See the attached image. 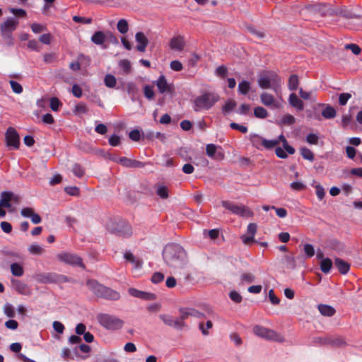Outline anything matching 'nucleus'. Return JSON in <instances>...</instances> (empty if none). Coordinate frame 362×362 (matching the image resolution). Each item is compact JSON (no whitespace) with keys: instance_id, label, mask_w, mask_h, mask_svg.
Wrapping results in <instances>:
<instances>
[{"instance_id":"1","label":"nucleus","mask_w":362,"mask_h":362,"mask_svg":"<svg viewBox=\"0 0 362 362\" xmlns=\"http://www.w3.org/2000/svg\"><path fill=\"white\" fill-rule=\"evenodd\" d=\"M163 258L175 272L185 269L187 264V254L183 247L178 244L166 245L163 251Z\"/></svg>"},{"instance_id":"2","label":"nucleus","mask_w":362,"mask_h":362,"mask_svg":"<svg viewBox=\"0 0 362 362\" xmlns=\"http://www.w3.org/2000/svg\"><path fill=\"white\" fill-rule=\"evenodd\" d=\"M88 288L98 298L109 300H117L120 298L119 292L99 284L95 280H88L86 282Z\"/></svg>"},{"instance_id":"3","label":"nucleus","mask_w":362,"mask_h":362,"mask_svg":"<svg viewBox=\"0 0 362 362\" xmlns=\"http://www.w3.org/2000/svg\"><path fill=\"white\" fill-rule=\"evenodd\" d=\"M97 320L102 327L111 331L120 329L124 325V322L122 319L106 313L98 314Z\"/></svg>"},{"instance_id":"4","label":"nucleus","mask_w":362,"mask_h":362,"mask_svg":"<svg viewBox=\"0 0 362 362\" xmlns=\"http://www.w3.org/2000/svg\"><path fill=\"white\" fill-rule=\"evenodd\" d=\"M219 99L218 94L214 92H206L194 100L196 110H209L214 106Z\"/></svg>"},{"instance_id":"5","label":"nucleus","mask_w":362,"mask_h":362,"mask_svg":"<svg viewBox=\"0 0 362 362\" xmlns=\"http://www.w3.org/2000/svg\"><path fill=\"white\" fill-rule=\"evenodd\" d=\"M221 205L233 214L241 217L248 218L253 216V212L246 206L238 205L228 201H222Z\"/></svg>"},{"instance_id":"6","label":"nucleus","mask_w":362,"mask_h":362,"mask_svg":"<svg viewBox=\"0 0 362 362\" xmlns=\"http://www.w3.org/2000/svg\"><path fill=\"white\" fill-rule=\"evenodd\" d=\"M221 205L233 214L241 217L248 218L253 216V212L246 206L238 205L228 201H222Z\"/></svg>"},{"instance_id":"7","label":"nucleus","mask_w":362,"mask_h":362,"mask_svg":"<svg viewBox=\"0 0 362 362\" xmlns=\"http://www.w3.org/2000/svg\"><path fill=\"white\" fill-rule=\"evenodd\" d=\"M19 22L18 20L14 18H8L1 25V32L2 35L8 39V43L9 45L13 44V39L11 37V33L14 31Z\"/></svg>"},{"instance_id":"8","label":"nucleus","mask_w":362,"mask_h":362,"mask_svg":"<svg viewBox=\"0 0 362 362\" xmlns=\"http://www.w3.org/2000/svg\"><path fill=\"white\" fill-rule=\"evenodd\" d=\"M250 141L252 145L259 150H262L263 148L269 150L274 148L276 145L279 144L281 140L279 139H272L267 140L264 137H250Z\"/></svg>"},{"instance_id":"9","label":"nucleus","mask_w":362,"mask_h":362,"mask_svg":"<svg viewBox=\"0 0 362 362\" xmlns=\"http://www.w3.org/2000/svg\"><path fill=\"white\" fill-rule=\"evenodd\" d=\"M57 258L59 261L66 264L78 266L82 269L86 268L84 264L83 263L82 259L75 254L70 252H62L57 255Z\"/></svg>"},{"instance_id":"10","label":"nucleus","mask_w":362,"mask_h":362,"mask_svg":"<svg viewBox=\"0 0 362 362\" xmlns=\"http://www.w3.org/2000/svg\"><path fill=\"white\" fill-rule=\"evenodd\" d=\"M253 332L255 335L266 339L280 341L276 332L260 325H255L253 327Z\"/></svg>"},{"instance_id":"11","label":"nucleus","mask_w":362,"mask_h":362,"mask_svg":"<svg viewBox=\"0 0 362 362\" xmlns=\"http://www.w3.org/2000/svg\"><path fill=\"white\" fill-rule=\"evenodd\" d=\"M259 98L261 103L267 107L274 109H279L282 107V104L280 102L283 101L281 98L280 100H276L272 94L267 92L262 93Z\"/></svg>"},{"instance_id":"12","label":"nucleus","mask_w":362,"mask_h":362,"mask_svg":"<svg viewBox=\"0 0 362 362\" xmlns=\"http://www.w3.org/2000/svg\"><path fill=\"white\" fill-rule=\"evenodd\" d=\"M111 231L123 237H129L132 234L131 226L123 221L117 222L116 226L111 229Z\"/></svg>"},{"instance_id":"13","label":"nucleus","mask_w":362,"mask_h":362,"mask_svg":"<svg viewBox=\"0 0 362 362\" xmlns=\"http://www.w3.org/2000/svg\"><path fill=\"white\" fill-rule=\"evenodd\" d=\"M111 231L123 237H129L132 234L131 226L123 221L117 222L116 226L111 229Z\"/></svg>"},{"instance_id":"14","label":"nucleus","mask_w":362,"mask_h":362,"mask_svg":"<svg viewBox=\"0 0 362 362\" xmlns=\"http://www.w3.org/2000/svg\"><path fill=\"white\" fill-rule=\"evenodd\" d=\"M76 145L79 149L86 153L100 156H103L104 154V151L102 149L97 148L94 145L88 143L87 141L79 139Z\"/></svg>"},{"instance_id":"15","label":"nucleus","mask_w":362,"mask_h":362,"mask_svg":"<svg viewBox=\"0 0 362 362\" xmlns=\"http://www.w3.org/2000/svg\"><path fill=\"white\" fill-rule=\"evenodd\" d=\"M206 152L209 157L221 160L224 158V153L221 151V147H218L215 144H207Z\"/></svg>"},{"instance_id":"16","label":"nucleus","mask_w":362,"mask_h":362,"mask_svg":"<svg viewBox=\"0 0 362 362\" xmlns=\"http://www.w3.org/2000/svg\"><path fill=\"white\" fill-rule=\"evenodd\" d=\"M156 86L161 93H173L175 92L174 86L172 83H168L164 76H160L158 78L156 81Z\"/></svg>"},{"instance_id":"17","label":"nucleus","mask_w":362,"mask_h":362,"mask_svg":"<svg viewBox=\"0 0 362 362\" xmlns=\"http://www.w3.org/2000/svg\"><path fill=\"white\" fill-rule=\"evenodd\" d=\"M179 312L180 315L179 317H175L171 327L176 330L182 331L185 328L187 327V325L185 322V320L187 319L185 317L182 308H180L179 310Z\"/></svg>"},{"instance_id":"18","label":"nucleus","mask_w":362,"mask_h":362,"mask_svg":"<svg viewBox=\"0 0 362 362\" xmlns=\"http://www.w3.org/2000/svg\"><path fill=\"white\" fill-rule=\"evenodd\" d=\"M21 214L23 217L30 218L34 224H38L42 221L40 215L36 214L34 209L30 207L23 208Z\"/></svg>"},{"instance_id":"19","label":"nucleus","mask_w":362,"mask_h":362,"mask_svg":"<svg viewBox=\"0 0 362 362\" xmlns=\"http://www.w3.org/2000/svg\"><path fill=\"white\" fill-rule=\"evenodd\" d=\"M169 45L170 49L181 52L184 49L185 46V39L182 36L173 37L170 40Z\"/></svg>"},{"instance_id":"20","label":"nucleus","mask_w":362,"mask_h":362,"mask_svg":"<svg viewBox=\"0 0 362 362\" xmlns=\"http://www.w3.org/2000/svg\"><path fill=\"white\" fill-rule=\"evenodd\" d=\"M257 83L262 89H269L272 87V76L269 73H262L257 80Z\"/></svg>"},{"instance_id":"21","label":"nucleus","mask_w":362,"mask_h":362,"mask_svg":"<svg viewBox=\"0 0 362 362\" xmlns=\"http://www.w3.org/2000/svg\"><path fill=\"white\" fill-rule=\"evenodd\" d=\"M135 38L136 42H138L136 49L141 52H144L148 44V40L147 37L143 33L139 32L136 34Z\"/></svg>"},{"instance_id":"22","label":"nucleus","mask_w":362,"mask_h":362,"mask_svg":"<svg viewBox=\"0 0 362 362\" xmlns=\"http://www.w3.org/2000/svg\"><path fill=\"white\" fill-rule=\"evenodd\" d=\"M128 292L132 296L144 300H152L154 297V295L153 293L139 291L134 288H129Z\"/></svg>"},{"instance_id":"23","label":"nucleus","mask_w":362,"mask_h":362,"mask_svg":"<svg viewBox=\"0 0 362 362\" xmlns=\"http://www.w3.org/2000/svg\"><path fill=\"white\" fill-rule=\"evenodd\" d=\"M61 279L64 281H67V278L64 276H58L53 273H47L41 275L40 281L43 283H53L57 282Z\"/></svg>"},{"instance_id":"24","label":"nucleus","mask_w":362,"mask_h":362,"mask_svg":"<svg viewBox=\"0 0 362 362\" xmlns=\"http://www.w3.org/2000/svg\"><path fill=\"white\" fill-rule=\"evenodd\" d=\"M334 265L341 274H346L350 269V264L341 258L334 259Z\"/></svg>"},{"instance_id":"25","label":"nucleus","mask_w":362,"mask_h":362,"mask_svg":"<svg viewBox=\"0 0 362 362\" xmlns=\"http://www.w3.org/2000/svg\"><path fill=\"white\" fill-rule=\"evenodd\" d=\"M13 198V194L11 192H2L1 193L0 205L4 208L11 207V201Z\"/></svg>"},{"instance_id":"26","label":"nucleus","mask_w":362,"mask_h":362,"mask_svg":"<svg viewBox=\"0 0 362 362\" xmlns=\"http://www.w3.org/2000/svg\"><path fill=\"white\" fill-rule=\"evenodd\" d=\"M318 310L322 315L327 317L333 316L336 312L333 307L324 304L319 305Z\"/></svg>"},{"instance_id":"27","label":"nucleus","mask_w":362,"mask_h":362,"mask_svg":"<svg viewBox=\"0 0 362 362\" xmlns=\"http://www.w3.org/2000/svg\"><path fill=\"white\" fill-rule=\"evenodd\" d=\"M322 115L325 119H333L337 115V111L333 107L327 105L322 111Z\"/></svg>"},{"instance_id":"28","label":"nucleus","mask_w":362,"mask_h":362,"mask_svg":"<svg viewBox=\"0 0 362 362\" xmlns=\"http://www.w3.org/2000/svg\"><path fill=\"white\" fill-rule=\"evenodd\" d=\"M289 103L294 107L299 110H302L304 107L303 101L298 98L295 93H291L289 96Z\"/></svg>"},{"instance_id":"29","label":"nucleus","mask_w":362,"mask_h":362,"mask_svg":"<svg viewBox=\"0 0 362 362\" xmlns=\"http://www.w3.org/2000/svg\"><path fill=\"white\" fill-rule=\"evenodd\" d=\"M5 143L9 149H18L20 146V137H5Z\"/></svg>"},{"instance_id":"30","label":"nucleus","mask_w":362,"mask_h":362,"mask_svg":"<svg viewBox=\"0 0 362 362\" xmlns=\"http://www.w3.org/2000/svg\"><path fill=\"white\" fill-rule=\"evenodd\" d=\"M156 194L163 199H168L169 197V189L168 187L162 184L157 185Z\"/></svg>"},{"instance_id":"31","label":"nucleus","mask_w":362,"mask_h":362,"mask_svg":"<svg viewBox=\"0 0 362 362\" xmlns=\"http://www.w3.org/2000/svg\"><path fill=\"white\" fill-rule=\"evenodd\" d=\"M182 310L185 313L186 319H188L189 317H194L197 318H203L204 317V314L198 311L194 308H182Z\"/></svg>"},{"instance_id":"32","label":"nucleus","mask_w":362,"mask_h":362,"mask_svg":"<svg viewBox=\"0 0 362 362\" xmlns=\"http://www.w3.org/2000/svg\"><path fill=\"white\" fill-rule=\"evenodd\" d=\"M124 257L127 261L134 264V267L136 269H141L143 264V262L140 259H136L134 255L131 252H126L124 253Z\"/></svg>"},{"instance_id":"33","label":"nucleus","mask_w":362,"mask_h":362,"mask_svg":"<svg viewBox=\"0 0 362 362\" xmlns=\"http://www.w3.org/2000/svg\"><path fill=\"white\" fill-rule=\"evenodd\" d=\"M333 263L331 259L327 257L325 259H323L320 262V269L321 271L325 274H328L332 267Z\"/></svg>"},{"instance_id":"34","label":"nucleus","mask_w":362,"mask_h":362,"mask_svg":"<svg viewBox=\"0 0 362 362\" xmlns=\"http://www.w3.org/2000/svg\"><path fill=\"white\" fill-rule=\"evenodd\" d=\"M106 36L102 31H97L91 37V40L96 45H103L105 41Z\"/></svg>"},{"instance_id":"35","label":"nucleus","mask_w":362,"mask_h":362,"mask_svg":"<svg viewBox=\"0 0 362 362\" xmlns=\"http://www.w3.org/2000/svg\"><path fill=\"white\" fill-rule=\"evenodd\" d=\"M11 274L15 276H21L23 274V268L18 263H13L11 264Z\"/></svg>"},{"instance_id":"36","label":"nucleus","mask_w":362,"mask_h":362,"mask_svg":"<svg viewBox=\"0 0 362 362\" xmlns=\"http://www.w3.org/2000/svg\"><path fill=\"white\" fill-rule=\"evenodd\" d=\"M254 115L257 118L264 119L267 117L269 113L264 107L258 106L254 109Z\"/></svg>"},{"instance_id":"37","label":"nucleus","mask_w":362,"mask_h":362,"mask_svg":"<svg viewBox=\"0 0 362 362\" xmlns=\"http://www.w3.org/2000/svg\"><path fill=\"white\" fill-rule=\"evenodd\" d=\"M346 344L344 340L341 337H329V344L331 346H343Z\"/></svg>"},{"instance_id":"38","label":"nucleus","mask_w":362,"mask_h":362,"mask_svg":"<svg viewBox=\"0 0 362 362\" xmlns=\"http://www.w3.org/2000/svg\"><path fill=\"white\" fill-rule=\"evenodd\" d=\"M117 28L120 33H126L129 29L128 22L125 19L119 20L117 24Z\"/></svg>"},{"instance_id":"39","label":"nucleus","mask_w":362,"mask_h":362,"mask_svg":"<svg viewBox=\"0 0 362 362\" xmlns=\"http://www.w3.org/2000/svg\"><path fill=\"white\" fill-rule=\"evenodd\" d=\"M236 106V102L233 99H228L222 107L224 113H228L233 110Z\"/></svg>"},{"instance_id":"40","label":"nucleus","mask_w":362,"mask_h":362,"mask_svg":"<svg viewBox=\"0 0 362 362\" xmlns=\"http://www.w3.org/2000/svg\"><path fill=\"white\" fill-rule=\"evenodd\" d=\"M105 84L107 87L115 88L117 83L116 78L112 74H107L104 79Z\"/></svg>"},{"instance_id":"41","label":"nucleus","mask_w":362,"mask_h":362,"mask_svg":"<svg viewBox=\"0 0 362 362\" xmlns=\"http://www.w3.org/2000/svg\"><path fill=\"white\" fill-rule=\"evenodd\" d=\"M299 80L297 75L293 74L288 79V87L290 90H295L298 88Z\"/></svg>"},{"instance_id":"42","label":"nucleus","mask_w":362,"mask_h":362,"mask_svg":"<svg viewBox=\"0 0 362 362\" xmlns=\"http://www.w3.org/2000/svg\"><path fill=\"white\" fill-rule=\"evenodd\" d=\"M213 327V323L211 320H208L206 322V326L204 325V322H200L199 324V328L200 331L202 332V334L204 336L209 335V329H211Z\"/></svg>"},{"instance_id":"43","label":"nucleus","mask_w":362,"mask_h":362,"mask_svg":"<svg viewBox=\"0 0 362 362\" xmlns=\"http://www.w3.org/2000/svg\"><path fill=\"white\" fill-rule=\"evenodd\" d=\"M119 66L121 67L124 74L130 73L132 65L128 59H122L119 62Z\"/></svg>"},{"instance_id":"44","label":"nucleus","mask_w":362,"mask_h":362,"mask_svg":"<svg viewBox=\"0 0 362 362\" xmlns=\"http://www.w3.org/2000/svg\"><path fill=\"white\" fill-rule=\"evenodd\" d=\"M300 154L305 160H308L310 161H313L314 160V155L313 152L306 147H303L300 148Z\"/></svg>"},{"instance_id":"45","label":"nucleus","mask_w":362,"mask_h":362,"mask_svg":"<svg viewBox=\"0 0 362 362\" xmlns=\"http://www.w3.org/2000/svg\"><path fill=\"white\" fill-rule=\"evenodd\" d=\"M159 318L166 326L171 327L175 317L168 314H161L159 315Z\"/></svg>"},{"instance_id":"46","label":"nucleus","mask_w":362,"mask_h":362,"mask_svg":"<svg viewBox=\"0 0 362 362\" xmlns=\"http://www.w3.org/2000/svg\"><path fill=\"white\" fill-rule=\"evenodd\" d=\"M28 251L30 253L33 255H41L44 252L42 247L40 245L35 243L31 244L29 246Z\"/></svg>"},{"instance_id":"47","label":"nucleus","mask_w":362,"mask_h":362,"mask_svg":"<svg viewBox=\"0 0 362 362\" xmlns=\"http://www.w3.org/2000/svg\"><path fill=\"white\" fill-rule=\"evenodd\" d=\"M250 89V83L247 81H241L238 85V90L240 93L243 95L247 94Z\"/></svg>"},{"instance_id":"48","label":"nucleus","mask_w":362,"mask_h":362,"mask_svg":"<svg viewBox=\"0 0 362 362\" xmlns=\"http://www.w3.org/2000/svg\"><path fill=\"white\" fill-rule=\"evenodd\" d=\"M4 312L5 315L10 318H13L15 317L16 313H15L14 308L12 305H11L9 303H6L4 305Z\"/></svg>"},{"instance_id":"49","label":"nucleus","mask_w":362,"mask_h":362,"mask_svg":"<svg viewBox=\"0 0 362 362\" xmlns=\"http://www.w3.org/2000/svg\"><path fill=\"white\" fill-rule=\"evenodd\" d=\"M88 111V108L86 105L83 103H79L76 105L74 107V112L77 115H81L82 114L86 113Z\"/></svg>"},{"instance_id":"50","label":"nucleus","mask_w":362,"mask_h":362,"mask_svg":"<svg viewBox=\"0 0 362 362\" xmlns=\"http://www.w3.org/2000/svg\"><path fill=\"white\" fill-rule=\"evenodd\" d=\"M242 283L250 284L254 281L255 276L251 273H244L240 276Z\"/></svg>"},{"instance_id":"51","label":"nucleus","mask_w":362,"mask_h":362,"mask_svg":"<svg viewBox=\"0 0 362 362\" xmlns=\"http://www.w3.org/2000/svg\"><path fill=\"white\" fill-rule=\"evenodd\" d=\"M72 171H73L74 174L78 177H81L84 175L83 168L79 164H77V163H75L73 165Z\"/></svg>"},{"instance_id":"52","label":"nucleus","mask_w":362,"mask_h":362,"mask_svg":"<svg viewBox=\"0 0 362 362\" xmlns=\"http://www.w3.org/2000/svg\"><path fill=\"white\" fill-rule=\"evenodd\" d=\"M160 164L165 167H173L175 165L173 158L168 157V156L165 154L162 156Z\"/></svg>"},{"instance_id":"53","label":"nucleus","mask_w":362,"mask_h":362,"mask_svg":"<svg viewBox=\"0 0 362 362\" xmlns=\"http://www.w3.org/2000/svg\"><path fill=\"white\" fill-rule=\"evenodd\" d=\"M64 191L66 194L71 195V196H78L80 194V189L78 187L74 186V187H66L64 188Z\"/></svg>"},{"instance_id":"54","label":"nucleus","mask_w":362,"mask_h":362,"mask_svg":"<svg viewBox=\"0 0 362 362\" xmlns=\"http://www.w3.org/2000/svg\"><path fill=\"white\" fill-rule=\"evenodd\" d=\"M230 339L234 342L235 346H240L243 344V340L240 338V335L236 332H233L230 334Z\"/></svg>"},{"instance_id":"55","label":"nucleus","mask_w":362,"mask_h":362,"mask_svg":"<svg viewBox=\"0 0 362 362\" xmlns=\"http://www.w3.org/2000/svg\"><path fill=\"white\" fill-rule=\"evenodd\" d=\"M60 106H62V103L57 98H56V97L51 98L50 108L53 111H57Z\"/></svg>"},{"instance_id":"56","label":"nucleus","mask_w":362,"mask_h":362,"mask_svg":"<svg viewBox=\"0 0 362 362\" xmlns=\"http://www.w3.org/2000/svg\"><path fill=\"white\" fill-rule=\"evenodd\" d=\"M9 11L17 17L25 18L27 15L26 11L22 8H9Z\"/></svg>"},{"instance_id":"57","label":"nucleus","mask_w":362,"mask_h":362,"mask_svg":"<svg viewBox=\"0 0 362 362\" xmlns=\"http://www.w3.org/2000/svg\"><path fill=\"white\" fill-rule=\"evenodd\" d=\"M31 29L33 33H40L47 30V28L45 25L38 24V23H33L30 25Z\"/></svg>"},{"instance_id":"58","label":"nucleus","mask_w":362,"mask_h":362,"mask_svg":"<svg viewBox=\"0 0 362 362\" xmlns=\"http://www.w3.org/2000/svg\"><path fill=\"white\" fill-rule=\"evenodd\" d=\"M304 252L308 257H312L315 255V249L311 244L304 245Z\"/></svg>"},{"instance_id":"59","label":"nucleus","mask_w":362,"mask_h":362,"mask_svg":"<svg viewBox=\"0 0 362 362\" xmlns=\"http://www.w3.org/2000/svg\"><path fill=\"white\" fill-rule=\"evenodd\" d=\"M314 343L323 346H329V337L314 338Z\"/></svg>"},{"instance_id":"60","label":"nucleus","mask_w":362,"mask_h":362,"mask_svg":"<svg viewBox=\"0 0 362 362\" xmlns=\"http://www.w3.org/2000/svg\"><path fill=\"white\" fill-rule=\"evenodd\" d=\"M241 240L243 241V243L246 245H250L251 244L254 243L256 242V240H255V236L254 235H243L241 236Z\"/></svg>"},{"instance_id":"61","label":"nucleus","mask_w":362,"mask_h":362,"mask_svg":"<svg viewBox=\"0 0 362 362\" xmlns=\"http://www.w3.org/2000/svg\"><path fill=\"white\" fill-rule=\"evenodd\" d=\"M230 298L235 303H239L242 301V296L235 291H232L229 293Z\"/></svg>"},{"instance_id":"62","label":"nucleus","mask_w":362,"mask_h":362,"mask_svg":"<svg viewBox=\"0 0 362 362\" xmlns=\"http://www.w3.org/2000/svg\"><path fill=\"white\" fill-rule=\"evenodd\" d=\"M351 97V95L350 93H341L339 96V103L341 105H345L347 103V101L349 100V99H350Z\"/></svg>"},{"instance_id":"63","label":"nucleus","mask_w":362,"mask_h":362,"mask_svg":"<svg viewBox=\"0 0 362 362\" xmlns=\"http://www.w3.org/2000/svg\"><path fill=\"white\" fill-rule=\"evenodd\" d=\"M52 35L50 33L43 34L39 38V40L45 45H49L52 42Z\"/></svg>"},{"instance_id":"64","label":"nucleus","mask_w":362,"mask_h":362,"mask_svg":"<svg viewBox=\"0 0 362 362\" xmlns=\"http://www.w3.org/2000/svg\"><path fill=\"white\" fill-rule=\"evenodd\" d=\"M170 67L175 71H180L183 69L182 63L177 60L172 61L170 64Z\"/></svg>"}]
</instances>
